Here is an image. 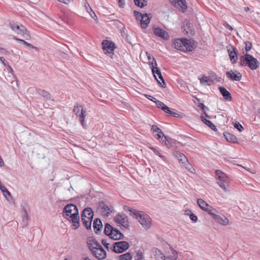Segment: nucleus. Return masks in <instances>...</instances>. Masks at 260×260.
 <instances>
[{"instance_id":"58","label":"nucleus","mask_w":260,"mask_h":260,"mask_svg":"<svg viewBox=\"0 0 260 260\" xmlns=\"http://www.w3.org/2000/svg\"><path fill=\"white\" fill-rule=\"evenodd\" d=\"M7 70H8V72L9 73H11L12 75H14L13 70L12 68L9 65H8V66H7Z\"/></svg>"},{"instance_id":"40","label":"nucleus","mask_w":260,"mask_h":260,"mask_svg":"<svg viewBox=\"0 0 260 260\" xmlns=\"http://www.w3.org/2000/svg\"><path fill=\"white\" fill-rule=\"evenodd\" d=\"M13 39H15L16 41L22 42L24 45H26V46H27L28 47H30L31 48L35 49L36 50L38 49V48L36 47H35V46H33L32 45L28 43V42H26L25 41H24L23 40L18 39V38H16V37H14Z\"/></svg>"},{"instance_id":"4","label":"nucleus","mask_w":260,"mask_h":260,"mask_svg":"<svg viewBox=\"0 0 260 260\" xmlns=\"http://www.w3.org/2000/svg\"><path fill=\"white\" fill-rule=\"evenodd\" d=\"M9 24L12 29L18 35L22 36L26 40H29L30 38L29 33L25 26L22 25H19L17 23L13 21L10 22Z\"/></svg>"},{"instance_id":"46","label":"nucleus","mask_w":260,"mask_h":260,"mask_svg":"<svg viewBox=\"0 0 260 260\" xmlns=\"http://www.w3.org/2000/svg\"><path fill=\"white\" fill-rule=\"evenodd\" d=\"M102 243L106 247L107 249L109 250L110 249L112 250L113 247H111L110 244L107 243L106 240L103 239L102 240Z\"/></svg>"},{"instance_id":"8","label":"nucleus","mask_w":260,"mask_h":260,"mask_svg":"<svg viewBox=\"0 0 260 260\" xmlns=\"http://www.w3.org/2000/svg\"><path fill=\"white\" fill-rule=\"evenodd\" d=\"M129 247L128 243L125 241L115 242L113 246L112 251L115 253H122Z\"/></svg>"},{"instance_id":"32","label":"nucleus","mask_w":260,"mask_h":260,"mask_svg":"<svg viewBox=\"0 0 260 260\" xmlns=\"http://www.w3.org/2000/svg\"><path fill=\"white\" fill-rule=\"evenodd\" d=\"M135 253L136 254L134 256L135 260H144L145 257L142 250H137Z\"/></svg>"},{"instance_id":"1","label":"nucleus","mask_w":260,"mask_h":260,"mask_svg":"<svg viewBox=\"0 0 260 260\" xmlns=\"http://www.w3.org/2000/svg\"><path fill=\"white\" fill-rule=\"evenodd\" d=\"M173 46L177 50L182 51H190L193 49L190 40L187 39H175L173 41Z\"/></svg>"},{"instance_id":"27","label":"nucleus","mask_w":260,"mask_h":260,"mask_svg":"<svg viewBox=\"0 0 260 260\" xmlns=\"http://www.w3.org/2000/svg\"><path fill=\"white\" fill-rule=\"evenodd\" d=\"M103 227V224L101 220L99 218H95L93 222V228L94 232L98 233L99 231H100Z\"/></svg>"},{"instance_id":"57","label":"nucleus","mask_w":260,"mask_h":260,"mask_svg":"<svg viewBox=\"0 0 260 260\" xmlns=\"http://www.w3.org/2000/svg\"><path fill=\"white\" fill-rule=\"evenodd\" d=\"M145 96L148 99L154 102V101H155L156 100L154 98L152 97V96L148 95V94H145Z\"/></svg>"},{"instance_id":"48","label":"nucleus","mask_w":260,"mask_h":260,"mask_svg":"<svg viewBox=\"0 0 260 260\" xmlns=\"http://www.w3.org/2000/svg\"><path fill=\"white\" fill-rule=\"evenodd\" d=\"M234 127L239 132H242L244 129L243 127L239 122L236 121L234 123Z\"/></svg>"},{"instance_id":"26","label":"nucleus","mask_w":260,"mask_h":260,"mask_svg":"<svg viewBox=\"0 0 260 260\" xmlns=\"http://www.w3.org/2000/svg\"><path fill=\"white\" fill-rule=\"evenodd\" d=\"M152 252L156 260H164L166 255L158 249L154 248L152 249Z\"/></svg>"},{"instance_id":"7","label":"nucleus","mask_w":260,"mask_h":260,"mask_svg":"<svg viewBox=\"0 0 260 260\" xmlns=\"http://www.w3.org/2000/svg\"><path fill=\"white\" fill-rule=\"evenodd\" d=\"M78 210L76 206L74 204H68L63 209V216L69 220V218L72 216L73 214L78 213Z\"/></svg>"},{"instance_id":"55","label":"nucleus","mask_w":260,"mask_h":260,"mask_svg":"<svg viewBox=\"0 0 260 260\" xmlns=\"http://www.w3.org/2000/svg\"><path fill=\"white\" fill-rule=\"evenodd\" d=\"M0 61L5 66H8V62L6 61L4 58L3 57H0Z\"/></svg>"},{"instance_id":"12","label":"nucleus","mask_w":260,"mask_h":260,"mask_svg":"<svg viewBox=\"0 0 260 260\" xmlns=\"http://www.w3.org/2000/svg\"><path fill=\"white\" fill-rule=\"evenodd\" d=\"M103 49L106 53L112 54L115 48V44L112 41L104 40L102 42Z\"/></svg>"},{"instance_id":"34","label":"nucleus","mask_w":260,"mask_h":260,"mask_svg":"<svg viewBox=\"0 0 260 260\" xmlns=\"http://www.w3.org/2000/svg\"><path fill=\"white\" fill-rule=\"evenodd\" d=\"M184 30L186 31L187 33L190 32L192 33V25L191 23H189L188 21H186L184 24Z\"/></svg>"},{"instance_id":"49","label":"nucleus","mask_w":260,"mask_h":260,"mask_svg":"<svg viewBox=\"0 0 260 260\" xmlns=\"http://www.w3.org/2000/svg\"><path fill=\"white\" fill-rule=\"evenodd\" d=\"M154 102L155 103L157 107L161 109H162V107L165 106V104L162 103L161 101H159L157 100H155V101H154Z\"/></svg>"},{"instance_id":"63","label":"nucleus","mask_w":260,"mask_h":260,"mask_svg":"<svg viewBox=\"0 0 260 260\" xmlns=\"http://www.w3.org/2000/svg\"><path fill=\"white\" fill-rule=\"evenodd\" d=\"M72 0H62L60 2L63 3L64 4H68L69 2H70Z\"/></svg>"},{"instance_id":"45","label":"nucleus","mask_w":260,"mask_h":260,"mask_svg":"<svg viewBox=\"0 0 260 260\" xmlns=\"http://www.w3.org/2000/svg\"><path fill=\"white\" fill-rule=\"evenodd\" d=\"M149 148L150 149H151L156 155H158L159 157H160L161 158H162L164 160H165V159H166L165 157L164 156L161 155L160 153L159 152V151L157 150H156L155 148L149 147Z\"/></svg>"},{"instance_id":"18","label":"nucleus","mask_w":260,"mask_h":260,"mask_svg":"<svg viewBox=\"0 0 260 260\" xmlns=\"http://www.w3.org/2000/svg\"><path fill=\"white\" fill-rule=\"evenodd\" d=\"M154 34L156 36L160 37L165 40H168L169 39V35L168 32L159 27H156L154 29Z\"/></svg>"},{"instance_id":"20","label":"nucleus","mask_w":260,"mask_h":260,"mask_svg":"<svg viewBox=\"0 0 260 260\" xmlns=\"http://www.w3.org/2000/svg\"><path fill=\"white\" fill-rule=\"evenodd\" d=\"M178 258V252L174 249H171V251L165 256L164 260H177Z\"/></svg>"},{"instance_id":"54","label":"nucleus","mask_w":260,"mask_h":260,"mask_svg":"<svg viewBox=\"0 0 260 260\" xmlns=\"http://www.w3.org/2000/svg\"><path fill=\"white\" fill-rule=\"evenodd\" d=\"M183 164H184V166L187 170L191 168V165L188 162L187 160L184 161Z\"/></svg>"},{"instance_id":"36","label":"nucleus","mask_w":260,"mask_h":260,"mask_svg":"<svg viewBox=\"0 0 260 260\" xmlns=\"http://www.w3.org/2000/svg\"><path fill=\"white\" fill-rule=\"evenodd\" d=\"M114 228H113L110 224L106 223L105 225L104 233L109 237L110 236V233H111Z\"/></svg>"},{"instance_id":"56","label":"nucleus","mask_w":260,"mask_h":260,"mask_svg":"<svg viewBox=\"0 0 260 260\" xmlns=\"http://www.w3.org/2000/svg\"><path fill=\"white\" fill-rule=\"evenodd\" d=\"M89 10L90 11V16L93 18L95 20V18H96V15L95 14V13L92 11L91 8L90 7H89Z\"/></svg>"},{"instance_id":"24","label":"nucleus","mask_w":260,"mask_h":260,"mask_svg":"<svg viewBox=\"0 0 260 260\" xmlns=\"http://www.w3.org/2000/svg\"><path fill=\"white\" fill-rule=\"evenodd\" d=\"M150 23V17L146 14H143L141 16V25L143 28H145L148 26V24Z\"/></svg>"},{"instance_id":"30","label":"nucleus","mask_w":260,"mask_h":260,"mask_svg":"<svg viewBox=\"0 0 260 260\" xmlns=\"http://www.w3.org/2000/svg\"><path fill=\"white\" fill-rule=\"evenodd\" d=\"M174 156L177 158L179 162L183 164L184 161L187 160V158L186 156L183 154L178 151L174 152Z\"/></svg>"},{"instance_id":"33","label":"nucleus","mask_w":260,"mask_h":260,"mask_svg":"<svg viewBox=\"0 0 260 260\" xmlns=\"http://www.w3.org/2000/svg\"><path fill=\"white\" fill-rule=\"evenodd\" d=\"M235 49L233 48V51H230V50H228V52L229 54V56L230 57V59L231 61L233 62V63H235L236 61V60L237 59V53L235 51Z\"/></svg>"},{"instance_id":"41","label":"nucleus","mask_w":260,"mask_h":260,"mask_svg":"<svg viewBox=\"0 0 260 260\" xmlns=\"http://www.w3.org/2000/svg\"><path fill=\"white\" fill-rule=\"evenodd\" d=\"M134 1L135 5L140 8H143L144 7L147 5V0H138L139 4H138V2L136 1V0Z\"/></svg>"},{"instance_id":"10","label":"nucleus","mask_w":260,"mask_h":260,"mask_svg":"<svg viewBox=\"0 0 260 260\" xmlns=\"http://www.w3.org/2000/svg\"><path fill=\"white\" fill-rule=\"evenodd\" d=\"M217 213L218 211L215 209V212L210 213V215L212 216L215 221L218 223L222 225H228L229 223V220L228 218L223 215L220 216V215L217 214Z\"/></svg>"},{"instance_id":"19","label":"nucleus","mask_w":260,"mask_h":260,"mask_svg":"<svg viewBox=\"0 0 260 260\" xmlns=\"http://www.w3.org/2000/svg\"><path fill=\"white\" fill-rule=\"evenodd\" d=\"M79 213L76 214H73L72 216L69 218V220L71 221L73 223V226H74V229H77L80 226L79 223Z\"/></svg>"},{"instance_id":"43","label":"nucleus","mask_w":260,"mask_h":260,"mask_svg":"<svg viewBox=\"0 0 260 260\" xmlns=\"http://www.w3.org/2000/svg\"><path fill=\"white\" fill-rule=\"evenodd\" d=\"M128 210L131 212V214L136 219H138L139 217V215H140V213H141L142 212H139L135 209H130L129 208Z\"/></svg>"},{"instance_id":"51","label":"nucleus","mask_w":260,"mask_h":260,"mask_svg":"<svg viewBox=\"0 0 260 260\" xmlns=\"http://www.w3.org/2000/svg\"><path fill=\"white\" fill-rule=\"evenodd\" d=\"M252 47V44L249 42H245V50L248 51H249Z\"/></svg>"},{"instance_id":"5","label":"nucleus","mask_w":260,"mask_h":260,"mask_svg":"<svg viewBox=\"0 0 260 260\" xmlns=\"http://www.w3.org/2000/svg\"><path fill=\"white\" fill-rule=\"evenodd\" d=\"M217 176V182L219 186L225 192L229 191L226 185L228 184V178L225 173L220 170H216L215 172Z\"/></svg>"},{"instance_id":"44","label":"nucleus","mask_w":260,"mask_h":260,"mask_svg":"<svg viewBox=\"0 0 260 260\" xmlns=\"http://www.w3.org/2000/svg\"><path fill=\"white\" fill-rule=\"evenodd\" d=\"M83 107L81 106L78 105H75L73 108V112L75 114L78 116L79 114L81 113V109Z\"/></svg>"},{"instance_id":"37","label":"nucleus","mask_w":260,"mask_h":260,"mask_svg":"<svg viewBox=\"0 0 260 260\" xmlns=\"http://www.w3.org/2000/svg\"><path fill=\"white\" fill-rule=\"evenodd\" d=\"M162 110H163L165 112L167 113H168L174 117H177V116L178 115V113H175V112H172V111H171V110L170 109L169 107H168V106H167L166 105H165V106H164V107H162V109H161Z\"/></svg>"},{"instance_id":"60","label":"nucleus","mask_w":260,"mask_h":260,"mask_svg":"<svg viewBox=\"0 0 260 260\" xmlns=\"http://www.w3.org/2000/svg\"><path fill=\"white\" fill-rule=\"evenodd\" d=\"M85 7H86L87 12L89 13H90V11L89 10V7L90 6H89V5L87 3H86V4H85Z\"/></svg>"},{"instance_id":"47","label":"nucleus","mask_w":260,"mask_h":260,"mask_svg":"<svg viewBox=\"0 0 260 260\" xmlns=\"http://www.w3.org/2000/svg\"><path fill=\"white\" fill-rule=\"evenodd\" d=\"M200 82L202 84L204 85L208 84V82L209 81V79L206 76H203L200 79Z\"/></svg>"},{"instance_id":"14","label":"nucleus","mask_w":260,"mask_h":260,"mask_svg":"<svg viewBox=\"0 0 260 260\" xmlns=\"http://www.w3.org/2000/svg\"><path fill=\"white\" fill-rule=\"evenodd\" d=\"M198 205L203 210L208 212L209 214L212 212H215V209L210 206L205 201L199 199L197 201Z\"/></svg>"},{"instance_id":"35","label":"nucleus","mask_w":260,"mask_h":260,"mask_svg":"<svg viewBox=\"0 0 260 260\" xmlns=\"http://www.w3.org/2000/svg\"><path fill=\"white\" fill-rule=\"evenodd\" d=\"M132 255L130 252H127L119 256V260H132Z\"/></svg>"},{"instance_id":"25","label":"nucleus","mask_w":260,"mask_h":260,"mask_svg":"<svg viewBox=\"0 0 260 260\" xmlns=\"http://www.w3.org/2000/svg\"><path fill=\"white\" fill-rule=\"evenodd\" d=\"M86 116V111L82 108L81 113L79 114L78 116L82 126L85 129L87 128V124L85 123V118Z\"/></svg>"},{"instance_id":"29","label":"nucleus","mask_w":260,"mask_h":260,"mask_svg":"<svg viewBox=\"0 0 260 260\" xmlns=\"http://www.w3.org/2000/svg\"><path fill=\"white\" fill-rule=\"evenodd\" d=\"M0 189L2 191L4 196L7 200L10 201V198L12 199V197L9 190L4 186L0 185Z\"/></svg>"},{"instance_id":"23","label":"nucleus","mask_w":260,"mask_h":260,"mask_svg":"<svg viewBox=\"0 0 260 260\" xmlns=\"http://www.w3.org/2000/svg\"><path fill=\"white\" fill-rule=\"evenodd\" d=\"M219 89L224 99L227 101H231L232 99L231 94L223 87H219Z\"/></svg>"},{"instance_id":"28","label":"nucleus","mask_w":260,"mask_h":260,"mask_svg":"<svg viewBox=\"0 0 260 260\" xmlns=\"http://www.w3.org/2000/svg\"><path fill=\"white\" fill-rule=\"evenodd\" d=\"M224 137L226 140L231 143H236L237 142V138L235 136L230 133L225 132L223 133Z\"/></svg>"},{"instance_id":"15","label":"nucleus","mask_w":260,"mask_h":260,"mask_svg":"<svg viewBox=\"0 0 260 260\" xmlns=\"http://www.w3.org/2000/svg\"><path fill=\"white\" fill-rule=\"evenodd\" d=\"M92 255L99 260H103L106 257L107 253L103 247L97 248L91 252Z\"/></svg>"},{"instance_id":"13","label":"nucleus","mask_w":260,"mask_h":260,"mask_svg":"<svg viewBox=\"0 0 260 260\" xmlns=\"http://www.w3.org/2000/svg\"><path fill=\"white\" fill-rule=\"evenodd\" d=\"M99 210L102 215L104 216H108L113 211L111 207L107 206L103 202L99 203Z\"/></svg>"},{"instance_id":"62","label":"nucleus","mask_w":260,"mask_h":260,"mask_svg":"<svg viewBox=\"0 0 260 260\" xmlns=\"http://www.w3.org/2000/svg\"><path fill=\"white\" fill-rule=\"evenodd\" d=\"M188 170L190 172H191V173L194 174V173H195V170H194V169H193V168H192V166H191V168L188 169Z\"/></svg>"},{"instance_id":"22","label":"nucleus","mask_w":260,"mask_h":260,"mask_svg":"<svg viewBox=\"0 0 260 260\" xmlns=\"http://www.w3.org/2000/svg\"><path fill=\"white\" fill-rule=\"evenodd\" d=\"M228 77L231 78L233 80L240 81L242 78V75L240 73L235 74L232 71L227 72L226 73Z\"/></svg>"},{"instance_id":"6","label":"nucleus","mask_w":260,"mask_h":260,"mask_svg":"<svg viewBox=\"0 0 260 260\" xmlns=\"http://www.w3.org/2000/svg\"><path fill=\"white\" fill-rule=\"evenodd\" d=\"M150 68L152 70L153 76L157 81L158 84L162 87H166V84L159 69L157 67V66L154 65L153 62H151L150 64Z\"/></svg>"},{"instance_id":"3","label":"nucleus","mask_w":260,"mask_h":260,"mask_svg":"<svg viewBox=\"0 0 260 260\" xmlns=\"http://www.w3.org/2000/svg\"><path fill=\"white\" fill-rule=\"evenodd\" d=\"M93 216V212L90 208L84 209L81 213V219L82 223L88 230L91 229Z\"/></svg>"},{"instance_id":"38","label":"nucleus","mask_w":260,"mask_h":260,"mask_svg":"<svg viewBox=\"0 0 260 260\" xmlns=\"http://www.w3.org/2000/svg\"><path fill=\"white\" fill-rule=\"evenodd\" d=\"M146 54L149 60V66H150V64L151 63V62H153L154 65L157 66V62L156 61L155 58L148 52H146Z\"/></svg>"},{"instance_id":"39","label":"nucleus","mask_w":260,"mask_h":260,"mask_svg":"<svg viewBox=\"0 0 260 260\" xmlns=\"http://www.w3.org/2000/svg\"><path fill=\"white\" fill-rule=\"evenodd\" d=\"M38 93L46 99H50L51 95L48 91L44 90H39Z\"/></svg>"},{"instance_id":"59","label":"nucleus","mask_w":260,"mask_h":260,"mask_svg":"<svg viewBox=\"0 0 260 260\" xmlns=\"http://www.w3.org/2000/svg\"><path fill=\"white\" fill-rule=\"evenodd\" d=\"M0 51H2V53L4 54H8L9 53V51L6 50L3 48L0 47Z\"/></svg>"},{"instance_id":"21","label":"nucleus","mask_w":260,"mask_h":260,"mask_svg":"<svg viewBox=\"0 0 260 260\" xmlns=\"http://www.w3.org/2000/svg\"><path fill=\"white\" fill-rule=\"evenodd\" d=\"M123 235L116 229L113 228L111 233H110L109 238L114 240H119L123 238Z\"/></svg>"},{"instance_id":"42","label":"nucleus","mask_w":260,"mask_h":260,"mask_svg":"<svg viewBox=\"0 0 260 260\" xmlns=\"http://www.w3.org/2000/svg\"><path fill=\"white\" fill-rule=\"evenodd\" d=\"M154 136H157L156 137V138L157 139L162 138L163 137H164V140H162V142H166L167 141H168L167 137L164 134L163 132L161 129L160 131H159L157 133H156V135Z\"/></svg>"},{"instance_id":"53","label":"nucleus","mask_w":260,"mask_h":260,"mask_svg":"<svg viewBox=\"0 0 260 260\" xmlns=\"http://www.w3.org/2000/svg\"><path fill=\"white\" fill-rule=\"evenodd\" d=\"M190 219L196 222L198 220V217L196 215H195L194 214H191L189 216Z\"/></svg>"},{"instance_id":"16","label":"nucleus","mask_w":260,"mask_h":260,"mask_svg":"<svg viewBox=\"0 0 260 260\" xmlns=\"http://www.w3.org/2000/svg\"><path fill=\"white\" fill-rule=\"evenodd\" d=\"M114 219L117 223L121 225L124 228H127L129 226L128 219L125 215H117L115 216Z\"/></svg>"},{"instance_id":"64","label":"nucleus","mask_w":260,"mask_h":260,"mask_svg":"<svg viewBox=\"0 0 260 260\" xmlns=\"http://www.w3.org/2000/svg\"><path fill=\"white\" fill-rule=\"evenodd\" d=\"M81 260H91V259L89 258V257H82Z\"/></svg>"},{"instance_id":"17","label":"nucleus","mask_w":260,"mask_h":260,"mask_svg":"<svg viewBox=\"0 0 260 260\" xmlns=\"http://www.w3.org/2000/svg\"><path fill=\"white\" fill-rule=\"evenodd\" d=\"M172 3L176 8L181 10L183 12H184L187 8L185 0H173Z\"/></svg>"},{"instance_id":"50","label":"nucleus","mask_w":260,"mask_h":260,"mask_svg":"<svg viewBox=\"0 0 260 260\" xmlns=\"http://www.w3.org/2000/svg\"><path fill=\"white\" fill-rule=\"evenodd\" d=\"M151 131L154 135H155V133H157L159 131H160V129L155 125H153L151 127Z\"/></svg>"},{"instance_id":"52","label":"nucleus","mask_w":260,"mask_h":260,"mask_svg":"<svg viewBox=\"0 0 260 260\" xmlns=\"http://www.w3.org/2000/svg\"><path fill=\"white\" fill-rule=\"evenodd\" d=\"M134 14L136 17V19H139V20L141 21V16H143V14H142L141 13H139V12H137L136 11H134Z\"/></svg>"},{"instance_id":"61","label":"nucleus","mask_w":260,"mask_h":260,"mask_svg":"<svg viewBox=\"0 0 260 260\" xmlns=\"http://www.w3.org/2000/svg\"><path fill=\"white\" fill-rule=\"evenodd\" d=\"M118 3L119 4L120 7H123L124 6V0H118Z\"/></svg>"},{"instance_id":"11","label":"nucleus","mask_w":260,"mask_h":260,"mask_svg":"<svg viewBox=\"0 0 260 260\" xmlns=\"http://www.w3.org/2000/svg\"><path fill=\"white\" fill-rule=\"evenodd\" d=\"M87 246L91 252L94 251L97 248H102L101 245L93 237H90L87 239L86 241Z\"/></svg>"},{"instance_id":"2","label":"nucleus","mask_w":260,"mask_h":260,"mask_svg":"<svg viewBox=\"0 0 260 260\" xmlns=\"http://www.w3.org/2000/svg\"><path fill=\"white\" fill-rule=\"evenodd\" d=\"M240 64L241 66H248L250 69L253 70L258 68L259 62L253 56L246 53L244 56H241Z\"/></svg>"},{"instance_id":"9","label":"nucleus","mask_w":260,"mask_h":260,"mask_svg":"<svg viewBox=\"0 0 260 260\" xmlns=\"http://www.w3.org/2000/svg\"><path fill=\"white\" fill-rule=\"evenodd\" d=\"M137 219L144 229L147 230L150 228L151 220L148 215L143 212L140 213V215Z\"/></svg>"},{"instance_id":"31","label":"nucleus","mask_w":260,"mask_h":260,"mask_svg":"<svg viewBox=\"0 0 260 260\" xmlns=\"http://www.w3.org/2000/svg\"><path fill=\"white\" fill-rule=\"evenodd\" d=\"M201 118L202 119V121L207 126H208L210 128L214 131H216V126L213 124L210 120L206 119L203 116H201Z\"/></svg>"}]
</instances>
